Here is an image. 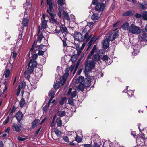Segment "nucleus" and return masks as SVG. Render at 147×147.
I'll use <instances>...</instances> for the list:
<instances>
[{"instance_id":"obj_27","label":"nucleus","mask_w":147,"mask_h":147,"mask_svg":"<svg viewBox=\"0 0 147 147\" xmlns=\"http://www.w3.org/2000/svg\"><path fill=\"white\" fill-rule=\"evenodd\" d=\"M100 17V16L97 13H93L91 16V19L92 20H97Z\"/></svg>"},{"instance_id":"obj_46","label":"nucleus","mask_w":147,"mask_h":147,"mask_svg":"<svg viewBox=\"0 0 147 147\" xmlns=\"http://www.w3.org/2000/svg\"><path fill=\"white\" fill-rule=\"evenodd\" d=\"M82 139L80 137H79L77 135L75 138V140L78 143H80Z\"/></svg>"},{"instance_id":"obj_24","label":"nucleus","mask_w":147,"mask_h":147,"mask_svg":"<svg viewBox=\"0 0 147 147\" xmlns=\"http://www.w3.org/2000/svg\"><path fill=\"white\" fill-rule=\"evenodd\" d=\"M84 77L80 76L76 80V82L77 83H79L80 84H82L84 82Z\"/></svg>"},{"instance_id":"obj_7","label":"nucleus","mask_w":147,"mask_h":147,"mask_svg":"<svg viewBox=\"0 0 147 147\" xmlns=\"http://www.w3.org/2000/svg\"><path fill=\"white\" fill-rule=\"evenodd\" d=\"M86 76V78L84 80L83 84L86 87H88L90 86L91 81L94 78L93 76H90L88 73H85Z\"/></svg>"},{"instance_id":"obj_37","label":"nucleus","mask_w":147,"mask_h":147,"mask_svg":"<svg viewBox=\"0 0 147 147\" xmlns=\"http://www.w3.org/2000/svg\"><path fill=\"white\" fill-rule=\"evenodd\" d=\"M85 87H86L83 83L80 84L78 86V88L79 89L82 91L84 90Z\"/></svg>"},{"instance_id":"obj_15","label":"nucleus","mask_w":147,"mask_h":147,"mask_svg":"<svg viewBox=\"0 0 147 147\" xmlns=\"http://www.w3.org/2000/svg\"><path fill=\"white\" fill-rule=\"evenodd\" d=\"M67 8H64L63 9H62L61 12H63V15L64 16V17L65 19L69 20H70L69 16L68 13L67 12H65L67 11Z\"/></svg>"},{"instance_id":"obj_57","label":"nucleus","mask_w":147,"mask_h":147,"mask_svg":"<svg viewBox=\"0 0 147 147\" xmlns=\"http://www.w3.org/2000/svg\"><path fill=\"white\" fill-rule=\"evenodd\" d=\"M75 47H76V49L77 51L81 50L82 48H80V47L79 45L78 44H76L75 45Z\"/></svg>"},{"instance_id":"obj_63","label":"nucleus","mask_w":147,"mask_h":147,"mask_svg":"<svg viewBox=\"0 0 147 147\" xmlns=\"http://www.w3.org/2000/svg\"><path fill=\"white\" fill-rule=\"evenodd\" d=\"M63 42V46L64 47H65L67 46L66 41L65 40H62Z\"/></svg>"},{"instance_id":"obj_41","label":"nucleus","mask_w":147,"mask_h":147,"mask_svg":"<svg viewBox=\"0 0 147 147\" xmlns=\"http://www.w3.org/2000/svg\"><path fill=\"white\" fill-rule=\"evenodd\" d=\"M54 131L57 136H59L60 135V134L61 133V132L58 129L56 128L54 130Z\"/></svg>"},{"instance_id":"obj_43","label":"nucleus","mask_w":147,"mask_h":147,"mask_svg":"<svg viewBox=\"0 0 147 147\" xmlns=\"http://www.w3.org/2000/svg\"><path fill=\"white\" fill-rule=\"evenodd\" d=\"M81 60V59H79L78 61L76 63V68L74 70V74L75 72L76 71V69H77L79 64L80 63Z\"/></svg>"},{"instance_id":"obj_47","label":"nucleus","mask_w":147,"mask_h":147,"mask_svg":"<svg viewBox=\"0 0 147 147\" xmlns=\"http://www.w3.org/2000/svg\"><path fill=\"white\" fill-rule=\"evenodd\" d=\"M27 139V137L22 138L20 136H18L17 138L18 140L19 141H24Z\"/></svg>"},{"instance_id":"obj_28","label":"nucleus","mask_w":147,"mask_h":147,"mask_svg":"<svg viewBox=\"0 0 147 147\" xmlns=\"http://www.w3.org/2000/svg\"><path fill=\"white\" fill-rule=\"evenodd\" d=\"M61 84L62 83H61V80L56 82V83L54 85V88L56 90L57 89L59 88L60 86L63 85H61Z\"/></svg>"},{"instance_id":"obj_62","label":"nucleus","mask_w":147,"mask_h":147,"mask_svg":"<svg viewBox=\"0 0 147 147\" xmlns=\"http://www.w3.org/2000/svg\"><path fill=\"white\" fill-rule=\"evenodd\" d=\"M34 43L32 46V48H31L30 49V53H29V56H30V52H32L33 50V49H34Z\"/></svg>"},{"instance_id":"obj_39","label":"nucleus","mask_w":147,"mask_h":147,"mask_svg":"<svg viewBox=\"0 0 147 147\" xmlns=\"http://www.w3.org/2000/svg\"><path fill=\"white\" fill-rule=\"evenodd\" d=\"M17 52L16 51H13L12 53L11 56V58H12L14 59L17 56Z\"/></svg>"},{"instance_id":"obj_42","label":"nucleus","mask_w":147,"mask_h":147,"mask_svg":"<svg viewBox=\"0 0 147 147\" xmlns=\"http://www.w3.org/2000/svg\"><path fill=\"white\" fill-rule=\"evenodd\" d=\"M26 86V84L24 82H22L21 84L19 85V88L20 89L23 88V89H24L25 86Z\"/></svg>"},{"instance_id":"obj_55","label":"nucleus","mask_w":147,"mask_h":147,"mask_svg":"<svg viewBox=\"0 0 147 147\" xmlns=\"http://www.w3.org/2000/svg\"><path fill=\"white\" fill-rule=\"evenodd\" d=\"M38 54L39 55H43L44 52V49L43 50H38Z\"/></svg>"},{"instance_id":"obj_17","label":"nucleus","mask_w":147,"mask_h":147,"mask_svg":"<svg viewBox=\"0 0 147 147\" xmlns=\"http://www.w3.org/2000/svg\"><path fill=\"white\" fill-rule=\"evenodd\" d=\"M19 123L22 119L23 117V115L21 112H18L15 115Z\"/></svg>"},{"instance_id":"obj_22","label":"nucleus","mask_w":147,"mask_h":147,"mask_svg":"<svg viewBox=\"0 0 147 147\" xmlns=\"http://www.w3.org/2000/svg\"><path fill=\"white\" fill-rule=\"evenodd\" d=\"M40 121L38 119H35L32 123V128H34L39 124Z\"/></svg>"},{"instance_id":"obj_44","label":"nucleus","mask_w":147,"mask_h":147,"mask_svg":"<svg viewBox=\"0 0 147 147\" xmlns=\"http://www.w3.org/2000/svg\"><path fill=\"white\" fill-rule=\"evenodd\" d=\"M8 82L7 81H5L4 82V84L5 85V86L4 87V88L3 90V92H5L6 91L7 89L8 88V86L7 85L8 84Z\"/></svg>"},{"instance_id":"obj_18","label":"nucleus","mask_w":147,"mask_h":147,"mask_svg":"<svg viewBox=\"0 0 147 147\" xmlns=\"http://www.w3.org/2000/svg\"><path fill=\"white\" fill-rule=\"evenodd\" d=\"M110 40L108 38H106L103 42L102 45L104 49L107 48L109 46Z\"/></svg>"},{"instance_id":"obj_33","label":"nucleus","mask_w":147,"mask_h":147,"mask_svg":"<svg viewBox=\"0 0 147 147\" xmlns=\"http://www.w3.org/2000/svg\"><path fill=\"white\" fill-rule=\"evenodd\" d=\"M74 68V65H71L70 67H67L66 69V71L68 72H69L70 73H71L72 71H73V69Z\"/></svg>"},{"instance_id":"obj_9","label":"nucleus","mask_w":147,"mask_h":147,"mask_svg":"<svg viewBox=\"0 0 147 147\" xmlns=\"http://www.w3.org/2000/svg\"><path fill=\"white\" fill-rule=\"evenodd\" d=\"M38 81V78L36 76H34L32 79H30V83L31 85V89L34 90L36 88V84Z\"/></svg>"},{"instance_id":"obj_21","label":"nucleus","mask_w":147,"mask_h":147,"mask_svg":"<svg viewBox=\"0 0 147 147\" xmlns=\"http://www.w3.org/2000/svg\"><path fill=\"white\" fill-rule=\"evenodd\" d=\"M93 55V58H91L90 59L92 61H94L95 62V61H98L100 59V57L98 54L96 53Z\"/></svg>"},{"instance_id":"obj_53","label":"nucleus","mask_w":147,"mask_h":147,"mask_svg":"<svg viewBox=\"0 0 147 147\" xmlns=\"http://www.w3.org/2000/svg\"><path fill=\"white\" fill-rule=\"evenodd\" d=\"M133 90H131L127 92V94L129 97H131L133 95Z\"/></svg>"},{"instance_id":"obj_26","label":"nucleus","mask_w":147,"mask_h":147,"mask_svg":"<svg viewBox=\"0 0 147 147\" xmlns=\"http://www.w3.org/2000/svg\"><path fill=\"white\" fill-rule=\"evenodd\" d=\"M92 36V35H89L88 33H86L84 36V38H83V40L86 42H87L89 40V39Z\"/></svg>"},{"instance_id":"obj_36","label":"nucleus","mask_w":147,"mask_h":147,"mask_svg":"<svg viewBox=\"0 0 147 147\" xmlns=\"http://www.w3.org/2000/svg\"><path fill=\"white\" fill-rule=\"evenodd\" d=\"M78 58V56L77 55H74L72 56L71 58V59L73 63L75 62L77 60Z\"/></svg>"},{"instance_id":"obj_30","label":"nucleus","mask_w":147,"mask_h":147,"mask_svg":"<svg viewBox=\"0 0 147 147\" xmlns=\"http://www.w3.org/2000/svg\"><path fill=\"white\" fill-rule=\"evenodd\" d=\"M40 32H38L37 34L38 38L37 39V41L39 42H40L43 38V36L42 34L41 33L40 34Z\"/></svg>"},{"instance_id":"obj_1","label":"nucleus","mask_w":147,"mask_h":147,"mask_svg":"<svg viewBox=\"0 0 147 147\" xmlns=\"http://www.w3.org/2000/svg\"><path fill=\"white\" fill-rule=\"evenodd\" d=\"M32 0L30 1V0H26V3H24L23 5V7L25 10V11L24 18L22 23V25L24 27L27 26L28 24V18L30 12V9L31 7V3L32 2Z\"/></svg>"},{"instance_id":"obj_12","label":"nucleus","mask_w":147,"mask_h":147,"mask_svg":"<svg viewBox=\"0 0 147 147\" xmlns=\"http://www.w3.org/2000/svg\"><path fill=\"white\" fill-rule=\"evenodd\" d=\"M117 29H116L114 30L113 32L111 33L108 36V38L110 41L113 40L118 35L117 31Z\"/></svg>"},{"instance_id":"obj_5","label":"nucleus","mask_w":147,"mask_h":147,"mask_svg":"<svg viewBox=\"0 0 147 147\" xmlns=\"http://www.w3.org/2000/svg\"><path fill=\"white\" fill-rule=\"evenodd\" d=\"M136 142L138 144L141 145L143 143L145 145H147V138H145L144 134H140V136H138L136 139Z\"/></svg>"},{"instance_id":"obj_2","label":"nucleus","mask_w":147,"mask_h":147,"mask_svg":"<svg viewBox=\"0 0 147 147\" xmlns=\"http://www.w3.org/2000/svg\"><path fill=\"white\" fill-rule=\"evenodd\" d=\"M47 5H49L48 8L47 9V12L49 14L51 17V21L53 24H57L58 22L55 18V15L51 13L53 9V4L52 2V0H47Z\"/></svg>"},{"instance_id":"obj_11","label":"nucleus","mask_w":147,"mask_h":147,"mask_svg":"<svg viewBox=\"0 0 147 147\" xmlns=\"http://www.w3.org/2000/svg\"><path fill=\"white\" fill-rule=\"evenodd\" d=\"M105 4L99 3L97 4L95 7V10L99 12H102L105 6Z\"/></svg>"},{"instance_id":"obj_25","label":"nucleus","mask_w":147,"mask_h":147,"mask_svg":"<svg viewBox=\"0 0 147 147\" xmlns=\"http://www.w3.org/2000/svg\"><path fill=\"white\" fill-rule=\"evenodd\" d=\"M138 48V46H135L133 48V51L132 52V55H136L139 53V49H136Z\"/></svg>"},{"instance_id":"obj_34","label":"nucleus","mask_w":147,"mask_h":147,"mask_svg":"<svg viewBox=\"0 0 147 147\" xmlns=\"http://www.w3.org/2000/svg\"><path fill=\"white\" fill-rule=\"evenodd\" d=\"M32 73V72H30L28 71V69H27V70L24 72V76L25 78L28 79L30 78V74Z\"/></svg>"},{"instance_id":"obj_38","label":"nucleus","mask_w":147,"mask_h":147,"mask_svg":"<svg viewBox=\"0 0 147 147\" xmlns=\"http://www.w3.org/2000/svg\"><path fill=\"white\" fill-rule=\"evenodd\" d=\"M141 38L143 40L147 41V33L146 32L143 33Z\"/></svg>"},{"instance_id":"obj_51","label":"nucleus","mask_w":147,"mask_h":147,"mask_svg":"<svg viewBox=\"0 0 147 147\" xmlns=\"http://www.w3.org/2000/svg\"><path fill=\"white\" fill-rule=\"evenodd\" d=\"M63 140L66 142H68L69 139L68 138L67 136H64L62 137Z\"/></svg>"},{"instance_id":"obj_35","label":"nucleus","mask_w":147,"mask_h":147,"mask_svg":"<svg viewBox=\"0 0 147 147\" xmlns=\"http://www.w3.org/2000/svg\"><path fill=\"white\" fill-rule=\"evenodd\" d=\"M10 70L8 69H7L4 72V75L5 77L7 78L9 76L10 74Z\"/></svg>"},{"instance_id":"obj_3","label":"nucleus","mask_w":147,"mask_h":147,"mask_svg":"<svg viewBox=\"0 0 147 147\" xmlns=\"http://www.w3.org/2000/svg\"><path fill=\"white\" fill-rule=\"evenodd\" d=\"M87 59V60L85 63V73H88V72H90L95 66V62L94 61H92V60H90L91 58L90 56H88Z\"/></svg>"},{"instance_id":"obj_40","label":"nucleus","mask_w":147,"mask_h":147,"mask_svg":"<svg viewBox=\"0 0 147 147\" xmlns=\"http://www.w3.org/2000/svg\"><path fill=\"white\" fill-rule=\"evenodd\" d=\"M25 104V101L24 99L23 98H22L21 100L19 103L20 106L22 107H23Z\"/></svg>"},{"instance_id":"obj_54","label":"nucleus","mask_w":147,"mask_h":147,"mask_svg":"<svg viewBox=\"0 0 147 147\" xmlns=\"http://www.w3.org/2000/svg\"><path fill=\"white\" fill-rule=\"evenodd\" d=\"M76 95V91H73L71 93V97L72 98H74L75 97Z\"/></svg>"},{"instance_id":"obj_49","label":"nucleus","mask_w":147,"mask_h":147,"mask_svg":"<svg viewBox=\"0 0 147 147\" xmlns=\"http://www.w3.org/2000/svg\"><path fill=\"white\" fill-rule=\"evenodd\" d=\"M57 123L58 126L60 127L62 125V122L60 119H57Z\"/></svg>"},{"instance_id":"obj_6","label":"nucleus","mask_w":147,"mask_h":147,"mask_svg":"<svg viewBox=\"0 0 147 147\" xmlns=\"http://www.w3.org/2000/svg\"><path fill=\"white\" fill-rule=\"evenodd\" d=\"M65 0H58L57 2L58 5L59 6L58 9V16L60 18L61 17V11L62 9H63L66 5L65 3Z\"/></svg>"},{"instance_id":"obj_14","label":"nucleus","mask_w":147,"mask_h":147,"mask_svg":"<svg viewBox=\"0 0 147 147\" xmlns=\"http://www.w3.org/2000/svg\"><path fill=\"white\" fill-rule=\"evenodd\" d=\"M69 72L65 71V73L63 76L60 77V80H61V83H62L61 85H63L65 82L66 78L69 75Z\"/></svg>"},{"instance_id":"obj_59","label":"nucleus","mask_w":147,"mask_h":147,"mask_svg":"<svg viewBox=\"0 0 147 147\" xmlns=\"http://www.w3.org/2000/svg\"><path fill=\"white\" fill-rule=\"evenodd\" d=\"M108 58L107 56L104 55L102 57V59L104 61H107L108 60Z\"/></svg>"},{"instance_id":"obj_31","label":"nucleus","mask_w":147,"mask_h":147,"mask_svg":"<svg viewBox=\"0 0 147 147\" xmlns=\"http://www.w3.org/2000/svg\"><path fill=\"white\" fill-rule=\"evenodd\" d=\"M133 15V13L132 11H128L123 13V15L124 16H131Z\"/></svg>"},{"instance_id":"obj_60","label":"nucleus","mask_w":147,"mask_h":147,"mask_svg":"<svg viewBox=\"0 0 147 147\" xmlns=\"http://www.w3.org/2000/svg\"><path fill=\"white\" fill-rule=\"evenodd\" d=\"M143 17L144 19L145 20H147V14L146 13H145L143 15Z\"/></svg>"},{"instance_id":"obj_56","label":"nucleus","mask_w":147,"mask_h":147,"mask_svg":"<svg viewBox=\"0 0 147 147\" xmlns=\"http://www.w3.org/2000/svg\"><path fill=\"white\" fill-rule=\"evenodd\" d=\"M49 104H48V106L46 105L43 107V110L44 112H46L47 111V109L48 107V106Z\"/></svg>"},{"instance_id":"obj_29","label":"nucleus","mask_w":147,"mask_h":147,"mask_svg":"<svg viewBox=\"0 0 147 147\" xmlns=\"http://www.w3.org/2000/svg\"><path fill=\"white\" fill-rule=\"evenodd\" d=\"M66 114V112L65 110H61L60 111H58L57 113V115L60 117H62L65 116Z\"/></svg>"},{"instance_id":"obj_4","label":"nucleus","mask_w":147,"mask_h":147,"mask_svg":"<svg viewBox=\"0 0 147 147\" xmlns=\"http://www.w3.org/2000/svg\"><path fill=\"white\" fill-rule=\"evenodd\" d=\"M129 32L133 34L137 35L140 33L141 29L139 27L132 24L129 27Z\"/></svg>"},{"instance_id":"obj_58","label":"nucleus","mask_w":147,"mask_h":147,"mask_svg":"<svg viewBox=\"0 0 147 147\" xmlns=\"http://www.w3.org/2000/svg\"><path fill=\"white\" fill-rule=\"evenodd\" d=\"M141 15L140 14L136 13L135 15V17L136 18H140L141 17Z\"/></svg>"},{"instance_id":"obj_45","label":"nucleus","mask_w":147,"mask_h":147,"mask_svg":"<svg viewBox=\"0 0 147 147\" xmlns=\"http://www.w3.org/2000/svg\"><path fill=\"white\" fill-rule=\"evenodd\" d=\"M95 22H91L88 23L87 25L89 26L90 28H92L93 26L94 25Z\"/></svg>"},{"instance_id":"obj_19","label":"nucleus","mask_w":147,"mask_h":147,"mask_svg":"<svg viewBox=\"0 0 147 147\" xmlns=\"http://www.w3.org/2000/svg\"><path fill=\"white\" fill-rule=\"evenodd\" d=\"M98 52V49L97 48L96 45H95L90 53V55L88 56H90V58H91V57L94 54V53H97Z\"/></svg>"},{"instance_id":"obj_61","label":"nucleus","mask_w":147,"mask_h":147,"mask_svg":"<svg viewBox=\"0 0 147 147\" xmlns=\"http://www.w3.org/2000/svg\"><path fill=\"white\" fill-rule=\"evenodd\" d=\"M83 146L84 147H92L91 144H84Z\"/></svg>"},{"instance_id":"obj_23","label":"nucleus","mask_w":147,"mask_h":147,"mask_svg":"<svg viewBox=\"0 0 147 147\" xmlns=\"http://www.w3.org/2000/svg\"><path fill=\"white\" fill-rule=\"evenodd\" d=\"M129 24L128 22H125L124 23L122 26V28L124 30H127L129 32Z\"/></svg>"},{"instance_id":"obj_32","label":"nucleus","mask_w":147,"mask_h":147,"mask_svg":"<svg viewBox=\"0 0 147 147\" xmlns=\"http://www.w3.org/2000/svg\"><path fill=\"white\" fill-rule=\"evenodd\" d=\"M47 21L45 19H44L42 20L41 25L42 29H44L46 28L47 26Z\"/></svg>"},{"instance_id":"obj_16","label":"nucleus","mask_w":147,"mask_h":147,"mask_svg":"<svg viewBox=\"0 0 147 147\" xmlns=\"http://www.w3.org/2000/svg\"><path fill=\"white\" fill-rule=\"evenodd\" d=\"M60 30L58 31L57 33H58L61 31L63 33L65 34H66L68 33V31L67 28L64 25H62L60 26Z\"/></svg>"},{"instance_id":"obj_8","label":"nucleus","mask_w":147,"mask_h":147,"mask_svg":"<svg viewBox=\"0 0 147 147\" xmlns=\"http://www.w3.org/2000/svg\"><path fill=\"white\" fill-rule=\"evenodd\" d=\"M37 65V63L36 61L33 59L30 60L28 64L27 69L30 72H33L34 68Z\"/></svg>"},{"instance_id":"obj_13","label":"nucleus","mask_w":147,"mask_h":147,"mask_svg":"<svg viewBox=\"0 0 147 147\" xmlns=\"http://www.w3.org/2000/svg\"><path fill=\"white\" fill-rule=\"evenodd\" d=\"M74 38L75 40L79 42L83 40L82 35L80 32H75L74 34Z\"/></svg>"},{"instance_id":"obj_52","label":"nucleus","mask_w":147,"mask_h":147,"mask_svg":"<svg viewBox=\"0 0 147 147\" xmlns=\"http://www.w3.org/2000/svg\"><path fill=\"white\" fill-rule=\"evenodd\" d=\"M97 39V36H94L91 39L90 42H95Z\"/></svg>"},{"instance_id":"obj_10","label":"nucleus","mask_w":147,"mask_h":147,"mask_svg":"<svg viewBox=\"0 0 147 147\" xmlns=\"http://www.w3.org/2000/svg\"><path fill=\"white\" fill-rule=\"evenodd\" d=\"M12 127L14 130L18 132L21 130V129L23 127V125L20 122L18 124L14 123H13Z\"/></svg>"},{"instance_id":"obj_64","label":"nucleus","mask_w":147,"mask_h":147,"mask_svg":"<svg viewBox=\"0 0 147 147\" xmlns=\"http://www.w3.org/2000/svg\"><path fill=\"white\" fill-rule=\"evenodd\" d=\"M72 90V89L71 88H70L69 89L68 91V93H67V94L68 95H70L71 94V92Z\"/></svg>"},{"instance_id":"obj_20","label":"nucleus","mask_w":147,"mask_h":147,"mask_svg":"<svg viewBox=\"0 0 147 147\" xmlns=\"http://www.w3.org/2000/svg\"><path fill=\"white\" fill-rule=\"evenodd\" d=\"M55 92L52 90H51L49 93V96L50 97V99L49 101V104H50L51 100L54 97Z\"/></svg>"},{"instance_id":"obj_48","label":"nucleus","mask_w":147,"mask_h":147,"mask_svg":"<svg viewBox=\"0 0 147 147\" xmlns=\"http://www.w3.org/2000/svg\"><path fill=\"white\" fill-rule=\"evenodd\" d=\"M43 48H46V46L43 45H40L38 46V50H43Z\"/></svg>"},{"instance_id":"obj_50","label":"nucleus","mask_w":147,"mask_h":147,"mask_svg":"<svg viewBox=\"0 0 147 147\" xmlns=\"http://www.w3.org/2000/svg\"><path fill=\"white\" fill-rule=\"evenodd\" d=\"M9 116H8L7 117L6 119L4 121L3 123V124L4 125H6L7 123H8V122L9 121Z\"/></svg>"}]
</instances>
